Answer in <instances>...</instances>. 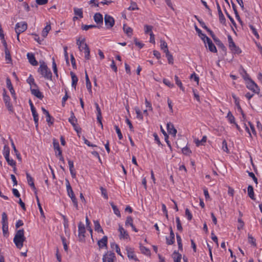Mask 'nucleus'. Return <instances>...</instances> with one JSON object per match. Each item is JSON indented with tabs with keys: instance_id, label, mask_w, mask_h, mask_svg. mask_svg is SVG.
I'll return each mask as SVG.
<instances>
[{
	"instance_id": "obj_46",
	"label": "nucleus",
	"mask_w": 262,
	"mask_h": 262,
	"mask_svg": "<svg viewBox=\"0 0 262 262\" xmlns=\"http://www.w3.org/2000/svg\"><path fill=\"white\" fill-rule=\"evenodd\" d=\"M248 239L249 243L254 246H256L255 239L250 234H248Z\"/></svg>"
},
{
	"instance_id": "obj_16",
	"label": "nucleus",
	"mask_w": 262,
	"mask_h": 262,
	"mask_svg": "<svg viewBox=\"0 0 262 262\" xmlns=\"http://www.w3.org/2000/svg\"><path fill=\"white\" fill-rule=\"evenodd\" d=\"M118 230L120 232V238L121 239H127L129 238V235L127 232L122 227V226L119 225Z\"/></svg>"
},
{
	"instance_id": "obj_41",
	"label": "nucleus",
	"mask_w": 262,
	"mask_h": 262,
	"mask_svg": "<svg viewBox=\"0 0 262 262\" xmlns=\"http://www.w3.org/2000/svg\"><path fill=\"white\" fill-rule=\"evenodd\" d=\"M174 79L176 81V83L178 85V86H179L181 90L184 91V88L183 86L182 83L181 82V80H179V77L177 75H175Z\"/></svg>"
},
{
	"instance_id": "obj_25",
	"label": "nucleus",
	"mask_w": 262,
	"mask_h": 262,
	"mask_svg": "<svg viewBox=\"0 0 262 262\" xmlns=\"http://www.w3.org/2000/svg\"><path fill=\"white\" fill-rule=\"evenodd\" d=\"M232 97H233V99H234V102H235L236 106H237L238 111L241 113V114L243 116V117L244 118L245 115L244 114L243 111H242V109L239 105V101L238 100V99L236 98V97L234 95H232Z\"/></svg>"
},
{
	"instance_id": "obj_13",
	"label": "nucleus",
	"mask_w": 262,
	"mask_h": 262,
	"mask_svg": "<svg viewBox=\"0 0 262 262\" xmlns=\"http://www.w3.org/2000/svg\"><path fill=\"white\" fill-rule=\"evenodd\" d=\"M27 56L29 62L33 66H36L38 64V62L36 60L34 55L32 53H28Z\"/></svg>"
},
{
	"instance_id": "obj_22",
	"label": "nucleus",
	"mask_w": 262,
	"mask_h": 262,
	"mask_svg": "<svg viewBox=\"0 0 262 262\" xmlns=\"http://www.w3.org/2000/svg\"><path fill=\"white\" fill-rule=\"evenodd\" d=\"M85 81H86V86L89 92V93L92 95V85L91 81L89 79V76L87 74L86 72H85Z\"/></svg>"
},
{
	"instance_id": "obj_63",
	"label": "nucleus",
	"mask_w": 262,
	"mask_h": 262,
	"mask_svg": "<svg viewBox=\"0 0 262 262\" xmlns=\"http://www.w3.org/2000/svg\"><path fill=\"white\" fill-rule=\"evenodd\" d=\"M138 9V8L137 7L136 3H132L131 6L128 8V10H135Z\"/></svg>"
},
{
	"instance_id": "obj_58",
	"label": "nucleus",
	"mask_w": 262,
	"mask_h": 262,
	"mask_svg": "<svg viewBox=\"0 0 262 262\" xmlns=\"http://www.w3.org/2000/svg\"><path fill=\"white\" fill-rule=\"evenodd\" d=\"M27 82L30 85V86L35 83L34 79L31 75H30L28 78Z\"/></svg>"
},
{
	"instance_id": "obj_24",
	"label": "nucleus",
	"mask_w": 262,
	"mask_h": 262,
	"mask_svg": "<svg viewBox=\"0 0 262 262\" xmlns=\"http://www.w3.org/2000/svg\"><path fill=\"white\" fill-rule=\"evenodd\" d=\"M166 239L167 245H170L173 244L174 242V234L173 232H170L169 237H167Z\"/></svg>"
},
{
	"instance_id": "obj_53",
	"label": "nucleus",
	"mask_w": 262,
	"mask_h": 262,
	"mask_svg": "<svg viewBox=\"0 0 262 262\" xmlns=\"http://www.w3.org/2000/svg\"><path fill=\"white\" fill-rule=\"evenodd\" d=\"M166 56L168 59V63L170 64H173V59L171 54H170L169 52L166 54Z\"/></svg>"
},
{
	"instance_id": "obj_43",
	"label": "nucleus",
	"mask_w": 262,
	"mask_h": 262,
	"mask_svg": "<svg viewBox=\"0 0 262 262\" xmlns=\"http://www.w3.org/2000/svg\"><path fill=\"white\" fill-rule=\"evenodd\" d=\"M84 57L86 59L89 60L90 58V51L88 46H85L84 47Z\"/></svg>"
},
{
	"instance_id": "obj_55",
	"label": "nucleus",
	"mask_w": 262,
	"mask_h": 262,
	"mask_svg": "<svg viewBox=\"0 0 262 262\" xmlns=\"http://www.w3.org/2000/svg\"><path fill=\"white\" fill-rule=\"evenodd\" d=\"M133 224V220L131 216H128L126 218V221H125V225L128 226H132Z\"/></svg>"
},
{
	"instance_id": "obj_51",
	"label": "nucleus",
	"mask_w": 262,
	"mask_h": 262,
	"mask_svg": "<svg viewBox=\"0 0 262 262\" xmlns=\"http://www.w3.org/2000/svg\"><path fill=\"white\" fill-rule=\"evenodd\" d=\"M96 27H97V26L96 25H83L81 27V28L82 30L86 31L90 29L96 28Z\"/></svg>"
},
{
	"instance_id": "obj_12",
	"label": "nucleus",
	"mask_w": 262,
	"mask_h": 262,
	"mask_svg": "<svg viewBox=\"0 0 262 262\" xmlns=\"http://www.w3.org/2000/svg\"><path fill=\"white\" fill-rule=\"evenodd\" d=\"M166 127L168 133L173 137H176L177 130L174 128L173 125L171 123L169 122L167 123Z\"/></svg>"
},
{
	"instance_id": "obj_37",
	"label": "nucleus",
	"mask_w": 262,
	"mask_h": 262,
	"mask_svg": "<svg viewBox=\"0 0 262 262\" xmlns=\"http://www.w3.org/2000/svg\"><path fill=\"white\" fill-rule=\"evenodd\" d=\"M76 43L78 46L79 50L81 49L82 45H84V48L85 47V46H88L87 44L85 43L84 38H83L81 40H80V39H77Z\"/></svg>"
},
{
	"instance_id": "obj_48",
	"label": "nucleus",
	"mask_w": 262,
	"mask_h": 262,
	"mask_svg": "<svg viewBox=\"0 0 262 262\" xmlns=\"http://www.w3.org/2000/svg\"><path fill=\"white\" fill-rule=\"evenodd\" d=\"M95 105L96 106V111H97V118H99L100 117H102L101 115V111L100 107L99 106V105L97 103H95Z\"/></svg>"
},
{
	"instance_id": "obj_64",
	"label": "nucleus",
	"mask_w": 262,
	"mask_h": 262,
	"mask_svg": "<svg viewBox=\"0 0 262 262\" xmlns=\"http://www.w3.org/2000/svg\"><path fill=\"white\" fill-rule=\"evenodd\" d=\"M100 189H101V191L102 195L103 196V197L105 199H108V196H107V192H106V189L103 188V187H101Z\"/></svg>"
},
{
	"instance_id": "obj_10",
	"label": "nucleus",
	"mask_w": 262,
	"mask_h": 262,
	"mask_svg": "<svg viewBox=\"0 0 262 262\" xmlns=\"http://www.w3.org/2000/svg\"><path fill=\"white\" fill-rule=\"evenodd\" d=\"M115 255L114 253L107 252L103 256V262H114Z\"/></svg>"
},
{
	"instance_id": "obj_50",
	"label": "nucleus",
	"mask_w": 262,
	"mask_h": 262,
	"mask_svg": "<svg viewBox=\"0 0 262 262\" xmlns=\"http://www.w3.org/2000/svg\"><path fill=\"white\" fill-rule=\"evenodd\" d=\"M115 130H116V132L118 135V138L120 140H121L123 138V136H122V134L121 132V130L120 129V128H119V127L117 125H115Z\"/></svg>"
},
{
	"instance_id": "obj_21",
	"label": "nucleus",
	"mask_w": 262,
	"mask_h": 262,
	"mask_svg": "<svg viewBox=\"0 0 262 262\" xmlns=\"http://www.w3.org/2000/svg\"><path fill=\"white\" fill-rule=\"evenodd\" d=\"M30 91L31 92V94L36 96L37 98L40 99H42L43 97V96L38 89L32 88V89H31Z\"/></svg>"
},
{
	"instance_id": "obj_23",
	"label": "nucleus",
	"mask_w": 262,
	"mask_h": 262,
	"mask_svg": "<svg viewBox=\"0 0 262 262\" xmlns=\"http://www.w3.org/2000/svg\"><path fill=\"white\" fill-rule=\"evenodd\" d=\"M94 19L95 21L97 24L103 23V16L102 15L99 13H96L94 16Z\"/></svg>"
},
{
	"instance_id": "obj_59",
	"label": "nucleus",
	"mask_w": 262,
	"mask_h": 262,
	"mask_svg": "<svg viewBox=\"0 0 262 262\" xmlns=\"http://www.w3.org/2000/svg\"><path fill=\"white\" fill-rule=\"evenodd\" d=\"M249 27L251 30L253 34L258 38L259 37V35L256 30V29L252 25H250Z\"/></svg>"
},
{
	"instance_id": "obj_20",
	"label": "nucleus",
	"mask_w": 262,
	"mask_h": 262,
	"mask_svg": "<svg viewBox=\"0 0 262 262\" xmlns=\"http://www.w3.org/2000/svg\"><path fill=\"white\" fill-rule=\"evenodd\" d=\"M66 188L68 192V194L70 198L73 196L75 195L74 193L72 190V187L71 186V185L70 184L69 181L68 180H66Z\"/></svg>"
},
{
	"instance_id": "obj_54",
	"label": "nucleus",
	"mask_w": 262,
	"mask_h": 262,
	"mask_svg": "<svg viewBox=\"0 0 262 262\" xmlns=\"http://www.w3.org/2000/svg\"><path fill=\"white\" fill-rule=\"evenodd\" d=\"M8 164L10 166H14L15 165V162L14 161L13 159H10L9 158V156L8 157H5Z\"/></svg>"
},
{
	"instance_id": "obj_28",
	"label": "nucleus",
	"mask_w": 262,
	"mask_h": 262,
	"mask_svg": "<svg viewBox=\"0 0 262 262\" xmlns=\"http://www.w3.org/2000/svg\"><path fill=\"white\" fill-rule=\"evenodd\" d=\"M123 29L124 33L128 36L130 37L132 35L133 29L130 27H129L127 26V25H126L125 24H124L123 25Z\"/></svg>"
},
{
	"instance_id": "obj_14",
	"label": "nucleus",
	"mask_w": 262,
	"mask_h": 262,
	"mask_svg": "<svg viewBox=\"0 0 262 262\" xmlns=\"http://www.w3.org/2000/svg\"><path fill=\"white\" fill-rule=\"evenodd\" d=\"M26 176L28 185L30 186V187H31V188L33 189V190L35 191V194H36V189L34 183L33 178L28 173H26Z\"/></svg>"
},
{
	"instance_id": "obj_11",
	"label": "nucleus",
	"mask_w": 262,
	"mask_h": 262,
	"mask_svg": "<svg viewBox=\"0 0 262 262\" xmlns=\"http://www.w3.org/2000/svg\"><path fill=\"white\" fill-rule=\"evenodd\" d=\"M3 100L5 103V105L9 111H11L12 109V104L10 103V98L9 96L6 94V91L4 90L3 92Z\"/></svg>"
},
{
	"instance_id": "obj_3",
	"label": "nucleus",
	"mask_w": 262,
	"mask_h": 262,
	"mask_svg": "<svg viewBox=\"0 0 262 262\" xmlns=\"http://www.w3.org/2000/svg\"><path fill=\"white\" fill-rule=\"evenodd\" d=\"M27 24L25 21L17 23L15 25V32L17 34V39L19 40V35L27 29Z\"/></svg>"
},
{
	"instance_id": "obj_56",
	"label": "nucleus",
	"mask_w": 262,
	"mask_h": 262,
	"mask_svg": "<svg viewBox=\"0 0 262 262\" xmlns=\"http://www.w3.org/2000/svg\"><path fill=\"white\" fill-rule=\"evenodd\" d=\"M185 215L189 221H190L192 218V215L188 208L185 209Z\"/></svg>"
},
{
	"instance_id": "obj_19",
	"label": "nucleus",
	"mask_w": 262,
	"mask_h": 262,
	"mask_svg": "<svg viewBox=\"0 0 262 262\" xmlns=\"http://www.w3.org/2000/svg\"><path fill=\"white\" fill-rule=\"evenodd\" d=\"M107 237L106 236H104L100 240L98 241V245L100 249L107 247Z\"/></svg>"
},
{
	"instance_id": "obj_44",
	"label": "nucleus",
	"mask_w": 262,
	"mask_h": 262,
	"mask_svg": "<svg viewBox=\"0 0 262 262\" xmlns=\"http://www.w3.org/2000/svg\"><path fill=\"white\" fill-rule=\"evenodd\" d=\"M36 200H37V205L38 206V208H39V211H40V213L41 214V215L42 217L45 218V215H44V213H43L42 208V207L41 206V204H40V203L39 202V200L38 197V196L37 195H36Z\"/></svg>"
},
{
	"instance_id": "obj_26",
	"label": "nucleus",
	"mask_w": 262,
	"mask_h": 262,
	"mask_svg": "<svg viewBox=\"0 0 262 262\" xmlns=\"http://www.w3.org/2000/svg\"><path fill=\"white\" fill-rule=\"evenodd\" d=\"M53 144L54 150L58 151V155H61L62 151L60 149L58 141L55 139H53Z\"/></svg>"
},
{
	"instance_id": "obj_52",
	"label": "nucleus",
	"mask_w": 262,
	"mask_h": 262,
	"mask_svg": "<svg viewBox=\"0 0 262 262\" xmlns=\"http://www.w3.org/2000/svg\"><path fill=\"white\" fill-rule=\"evenodd\" d=\"M222 149L227 153L229 152V149L227 146V143L225 140H223L222 142Z\"/></svg>"
},
{
	"instance_id": "obj_31",
	"label": "nucleus",
	"mask_w": 262,
	"mask_h": 262,
	"mask_svg": "<svg viewBox=\"0 0 262 262\" xmlns=\"http://www.w3.org/2000/svg\"><path fill=\"white\" fill-rule=\"evenodd\" d=\"M42 112H43V113L46 115V121L48 122V123H50L51 124H52L53 122H51V119L52 118V117L51 116V115H50L49 112L46 110L45 108L43 107H42L41 108Z\"/></svg>"
},
{
	"instance_id": "obj_9",
	"label": "nucleus",
	"mask_w": 262,
	"mask_h": 262,
	"mask_svg": "<svg viewBox=\"0 0 262 262\" xmlns=\"http://www.w3.org/2000/svg\"><path fill=\"white\" fill-rule=\"evenodd\" d=\"M69 121L72 125L74 129L78 133L79 130L80 129V128L78 126L77 123V120L74 116V114L73 112H71V117L69 118Z\"/></svg>"
},
{
	"instance_id": "obj_15",
	"label": "nucleus",
	"mask_w": 262,
	"mask_h": 262,
	"mask_svg": "<svg viewBox=\"0 0 262 262\" xmlns=\"http://www.w3.org/2000/svg\"><path fill=\"white\" fill-rule=\"evenodd\" d=\"M126 250L127 251V256L129 259L138 260V259L135 255L134 249L132 248L126 247Z\"/></svg>"
},
{
	"instance_id": "obj_42",
	"label": "nucleus",
	"mask_w": 262,
	"mask_h": 262,
	"mask_svg": "<svg viewBox=\"0 0 262 262\" xmlns=\"http://www.w3.org/2000/svg\"><path fill=\"white\" fill-rule=\"evenodd\" d=\"M111 248H113V249L115 248V250H116V251L118 253V254H119L121 256L123 257V256H122V254L121 253L120 248H119V246L117 244H115V243L112 244H111Z\"/></svg>"
},
{
	"instance_id": "obj_27",
	"label": "nucleus",
	"mask_w": 262,
	"mask_h": 262,
	"mask_svg": "<svg viewBox=\"0 0 262 262\" xmlns=\"http://www.w3.org/2000/svg\"><path fill=\"white\" fill-rule=\"evenodd\" d=\"M74 13L75 16L81 18L83 17V10L82 8H74Z\"/></svg>"
},
{
	"instance_id": "obj_2",
	"label": "nucleus",
	"mask_w": 262,
	"mask_h": 262,
	"mask_svg": "<svg viewBox=\"0 0 262 262\" xmlns=\"http://www.w3.org/2000/svg\"><path fill=\"white\" fill-rule=\"evenodd\" d=\"M38 72L41 75L42 77L45 78L46 79L52 80V72L44 62H40L39 67L38 69Z\"/></svg>"
},
{
	"instance_id": "obj_36",
	"label": "nucleus",
	"mask_w": 262,
	"mask_h": 262,
	"mask_svg": "<svg viewBox=\"0 0 262 262\" xmlns=\"http://www.w3.org/2000/svg\"><path fill=\"white\" fill-rule=\"evenodd\" d=\"M94 228L95 230L97 231L98 232H103V229L101 228V226L98 221H95L94 222Z\"/></svg>"
},
{
	"instance_id": "obj_38",
	"label": "nucleus",
	"mask_w": 262,
	"mask_h": 262,
	"mask_svg": "<svg viewBox=\"0 0 262 262\" xmlns=\"http://www.w3.org/2000/svg\"><path fill=\"white\" fill-rule=\"evenodd\" d=\"M227 118L228 119V120L229 121V122L230 123H234V124H235V118L233 116V115L232 114V113H231V112H229L227 114Z\"/></svg>"
},
{
	"instance_id": "obj_5",
	"label": "nucleus",
	"mask_w": 262,
	"mask_h": 262,
	"mask_svg": "<svg viewBox=\"0 0 262 262\" xmlns=\"http://www.w3.org/2000/svg\"><path fill=\"white\" fill-rule=\"evenodd\" d=\"M2 230L4 235L8 234V222L7 215L5 212L2 214Z\"/></svg>"
},
{
	"instance_id": "obj_6",
	"label": "nucleus",
	"mask_w": 262,
	"mask_h": 262,
	"mask_svg": "<svg viewBox=\"0 0 262 262\" xmlns=\"http://www.w3.org/2000/svg\"><path fill=\"white\" fill-rule=\"evenodd\" d=\"M85 228L84 225L81 222L78 224V239L81 242H85Z\"/></svg>"
},
{
	"instance_id": "obj_49",
	"label": "nucleus",
	"mask_w": 262,
	"mask_h": 262,
	"mask_svg": "<svg viewBox=\"0 0 262 262\" xmlns=\"http://www.w3.org/2000/svg\"><path fill=\"white\" fill-rule=\"evenodd\" d=\"M136 113L137 114V118L140 120L143 119V116L140 109L138 107L135 108Z\"/></svg>"
},
{
	"instance_id": "obj_1",
	"label": "nucleus",
	"mask_w": 262,
	"mask_h": 262,
	"mask_svg": "<svg viewBox=\"0 0 262 262\" xmlns=\"http://www.w3.org/2000/svg\"><path fill=\"white\" fill-rule=\"evenodd\" d=\"M26 241L25 231L24 229L17 230L14 235L13 242L17 248L20 249L24 246V242Z\"/></svg>"
},
{
	"instance_id": "obj_40",
	"label": "nucleus",
	"mask_w": 262,
	"mask_h": 262,
	"mask_svg": "<svg viewBox=\"0 0 262 262\" xmlns=\"http://www.w3.org/2000/svg\"><path fill=\"white\" fill-rule=\"evenodd\" d=\"M110 204H111V205L113 209L114 213L118 216L120 217L121 214H120V211H119V209L117 208V206L116 205H115L114 204V203L112 202Z\"/></svg>"
},
{
	"instance_id": "obj_8",
	"label": "nucleus",
	"mask_w": 262,
	"mask_h": 262,
	"mask_svg": "<svg viewBox=\"0 0 262 262\" xmlns=\"http://www.w3.org/2000/svg\"><path fill=\"white\" fill-rule=\"evenodd\" d=\"M104 23L107 29L112 28L115 24V20L111 16L105 14L104 16Z\"/></svg>"
},
{
	"instance_id": "obj_47",
	"label": "nucleus",
	"mask_w": 262,
	"mask_h": 262,
	"mask_svg": "<svg viewBox=\"0 0 262 262\" xmlns=\"http://www.w3.org/2000/svg\"><path fill=\"white\" fill-rule=\"evenodd\" d=\"M176 221L177 223V229L180 231H182L183 230L182 226L181 225V221L180 218L179 217H176Z\"/></svg>"
},
{
	"instance_id": "obj_33",
	"label": "nucleus",
	"mask_w": 262,
	"mask_h": 262,
	"mask_svg": "<svg viewBox=\"0 0 262 262\" xmlns=\"http://www.w3.org/2000/svg\"><path fill=\"white\" fill-rule=\"evenodd\" d=\"M248 194L252 200H255L253 188L251 185H249L248 187Z\"/></svg>"
},
{
	"instance_id": "obj_62",
	"label": "nucleus",
	"mask_w": 262,
	"mask_h": 262,
	"mask_svg": "<svg viewBox=\"0 0 262 262\" xmlns=\"http://www.w3.org/2000/svg\"><path fill=\"white\" fill-rule=\"evenodd\" d=\"M5 55H6V59L7 60L11 61V58L9 51L8 49L5 50Z\"/></svg>"
},
{
	"instance_id": "obj_30",
	"label": "nucleus",
	"mask_w": 262,
	"mask_h": 262,
	"mask_svg": "<svg viewBox=\"0 0 262 262\" xmlns=\"http://www.w3.org/2000/svg\"><path fill=\"white\" fill-rule=\"evenodd\" d=\"M160 47L161 49L162 50L165 54L169 52L168 49L167 44L164 40H161Z\"/></svg>"
},
{
	"instance_id": "obj_4",
	"label": "nucleus",
	"mask_w": 262,
	"mask_h": 262,
	"mask_svg": "<svg viewBox=\"0 0 262 262\" xmlns=\"http://www.w3.org/2000/svg\"><path fill=\"white\" fill-rule=\"evenodd\" d=\"M248 76H249L246 74V76L244 77L246 79L247 77V79H248V81L247 82V88L255 93H259V89L258 86L253 80L248 78Z\"/></svg>"
},
{
	"instance_id": "obj_32",
	"label": "nucleus",
	"mask_w": 262,
	"mask_h": 262,
	"mask_svg": "<svg viewBox=\"0 0 262 262\" xmlns=\"http://www.w3.org/2000/svg\"><path fill=\"white\" fill-rule=\"evenodd\" d=\"M70 74L72 80V86L75 88L78 81V78L73 72H71Z\"/></svg>"
},
{
	"instance_id": "obj_18",
	"label": "nucleus",
	"mask_w": 262,
	"mask_h": 262,
	"mask_svg": "<svg viewBox=\"0 0 262 262\" xmlns=\"http://www.w3.org/2000/svg\"><path fill=\"white\" fill-rule=\"evenodd\" d=\"M216 7H217V11H218L219 15L220 21L221 23L224 24L226 21V19L222 12L220 6L217 1L216 2Z\"/></svg>"
},
{
	"instance_id": "obj_61",
	"label": "nucleus",
	"mask_w": 262,
	"mask_h": 262,
	"mask_svg": "<svg viewBox=\"0 0 262 262\" xmlns=\"http://www.w3.org/2000/svg\"><path fill=\"white\" fill-rule=\"evenodd\" d=\"M163 81V83L169 88H172L174 86L173 84L171 83L170 81L167 79L164 78Z\"/></svg>"
},
{
	"instance_id": "obj_34",
	"label": "nucleus",
	"mask_w": 262,
	"mask_h": 262,
	"mask_svg": "<svg viewBox=\"0 0 262 262\" xmlns=\"http://www.w3.org/2000/svg\"><path fill=\"white\" fill-rule=\"evenodd\" d=\"M207 140V137L206 136L203 137L201 140H199V139H194V142L197 146H199L201 145H203Z\"/></svg>"
},
{
	"instance_id": "obj_45",
	"label": "nucleus",
	"mask_w": 262,
	"mask_h": 262,
	"mask_svg": "<svg viewBox=\"0 0 262 262\" xmlns=\"http://www.w3.org/2000/svg\"><path fill=\"white\" fill-rule=\"evenodd\" d=\"M10 154V148L7 145H5L3 149V155L4 157H8Z\"/></svg>"
},
{
	"instance_id": "obj_7",
	"label": "nucleus",
	"mask_w": 262,
	"mask_h": 262,
	"mask_svg": "<svg viewBox=\"0 0 262 262\" xmlns=\"http://www.w3.org/2000/svg\"><path fill=\"white\" fill-rule=\"evenodd\" d=\"M228 41L229 43V48L233 53L236 54H239L241 53V50L236 46L231 36L230 35H228Z\"/></svg>"
},
{
	"instance_id": "obj_35",
	"label": "nucleus",
	"mask_w": 262,
	"mask_h": 262,
	"mask_svg": "<svg viewBox=\"0 0 262 262\" xmlns=\"http://www.w3.org/2000/svg\"><path fill=\"white\" fill-rule=\"evenodd\" d=\"M50 30H51L50 25V24L47 25V26L43 28V30L42 31V32H41L42 36L43 37H46L47 36V35Z\"/></svg>"
},
{
	"instance_id": "obj_17",
	"label": "nucleus",
	"mask_w": 262,
	"mask_h": 262,
	"mask_svg": "<svg viewBox=\"0 0 262 262\" xmlns=\"http://www.w3.org/2000/svg\"><path fill=\"white\" fill-rule=\"evenodd\" d=\"M206 43L208 45V49L210 51L213 53L217 52V49L215 46L209 38H207V40L206 41Z\"/></svg>"
},
{
	"instance_id": "obj_29",
	"label": "nucleus",
	"mask_w": 262,
	"mask_h": 262,
	"mask_svg": "<svg viewBox=\"0 0 262 262\" xmlns=\"http://www.w3.org/2000/svg\"><path fill=\"white\" fill-rule=\"evenodd\" d=\"M172 257L173 259L174 262H181L182 255L178 252L174 251L172 255Z\"/></svg>"
},
{
	"instance_id": "obj_60",
	"label": "nucleus",
	"mask_w": 262,
	"mask_h": 262,
	"mask_svg": "<svg viewBox=\"0 0 262 262\" xmlns=\"http://www.w3.org/2000/svg\"><path fill=\"white\" fill-rule=\"evenodd\" d=\"M152 27L151 26H149V25H145L144 26V30H145V33H150L151 31L152 30Z\"/></svg>"
},
{
	"instance_id": "obj_39",
	"label": "nucleus",
	"mask_w": 262,
	"mask_h": 262,
	"mask_svg": "<svg viewBox=\"0 0 262 262\" xmlns=\"http://www.w3.org/2000/svg\"><path fill=\"white\" fill-rule=\"evenodd\" d=\"M140 250L143 254H144L147 255L150 254V250L148 248H146L145 247L141 245H140Z\"/></svg>"
},
{
	"instance_id": "obj_57",
	"label": "nucleus",
	"mask_w": 262,
	"mask_h": 262,
	"mask_svg": "<svg viewBox=\"0 0 262 262\" xmlns=\"http://www.w3.org/2000/svg\"><path fill=\"white\" fill-rule=\"evenodd\" d=\"M72 200V201L74 204V206L75 207L76 209L77 210H78V202L77 201V199L75 197V196H73L70 198Z\"/></svg>"
}]
</instances>
